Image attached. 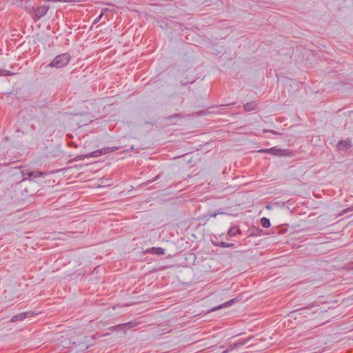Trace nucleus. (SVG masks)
I'll return each instance as SVG.
<instances>
[{
    "label": "nucleus",
    "instance_id": "obj_1",
    "mask_svg": "<svg viewBox=\"0 0 353 353\" xmlns=\"http://www.w3.org/2000/svg\"><path fill=\"white\" fill-rule=\"evenodd\" d=\"M71 60V55L68 52H65L56 56L54 59L48 64V67L56 68L57 69L65 67Z\"/></svg>",
    "mask_w": 353,
    "mask_h": 353
},
{
    "label": "nucleus",
    "instance_id": "obj_2",
    "mask_svg": "<svg viewBox=\"0 0 353 353\" xmlns=\"http://www.w3.org/2000/svg\"><path fill=\"white\" fill-rule=\"evenodd\" d=\"M49 10L48 6H41L39 7H26V12L31 14L32 19L34 21H37L41 17L45 16Z\"/></svg>",
    "mask_w": 353,
    "mask_h": 353
},
{
    "label": "nucleus",
    "instance_id": "obj_3",
    "mask_svg": "<svg viewBox=\"0 0 353 353\" xmlns=\"http://www.w3.org/2000/svg\"><path fill=\"white\" fill-rule=\"evenodd\" d=\"M261 153H270L279 157H293L294 153L289 149H277L275 147L268 149H261L258 151Z\"/></svg>",
    "mask_w": 353,
    "mask_h": 353
},
{
    "label": "nucleus",
    "instance_id": "obj_4",
    "mask_svg": "<svg viewBox=\"0 0 353 353\" xmlns=\"http://www.w3.org/2000/svg\"><path fill=\"white\" fill-rule=\"evenodd\" d=\"M48 174L47 172L34 170L31 171L29 170H21V175L23 176V179L21 181V183L26 181L30 180L33 181L39 177H45Z\"/></svg>",
    "mask_w": 353,
    "mask_h": 353
},
{
    "label": "nucleus",
    "instance_id": "obj_5",
    "mask_svg": "<svg viewBox=\"0 0 353 353\" xmlns=\"http://www.w3.org/2000/svg\"><path fill=\"white\" fill-rule=\"evenodd\" d=\"M117 149V147L104 148L101 150H97L93 151L92 152H90L85 155H78L76 157L75 159L78 161V160L83 159L84 158L97 157L101 156V154H108V153L114 152Z\"/></svg>",
    "mask_w": 353,
    "mask_h": 353
},
{
    "label": "nucleus",
    "instance_id": "obj_6",
    "mask_svg": "<svg viewBox=\"0 0 353 353\" xmlns=\"http://www.w3.org/2000/svg\"><path fill=\"white\" fill-rule=\"evenodd\" d=\"M37 314V313H35L33 311H28V312H22V313H20V314L13 316L12 317V319H10V322L15 323L17 321H23L25 319L31 317Z\"/></svg>",
    "mask_w": 353,
    "mask_h": 353
},
{
    "label": "nucleus",
    "instance_id": "obj_7",
    "mask_svg": "<svg viewBox=\"0 0 353 353\" xmlns=\"http://www.w3.org/2000/svg\"><path fill=\"white\" fill-rule=\"evenodd\" d=\"M251 339L252 336L246 339H241L238 341L231 343L224 353H228L234 349L239 348L240 347L245 345Z\"/></svg>",
    "mask_w": 353,
    "mask_h": 353
},
{
    "label": "nucleus",
    "instance_id": "obj_8",
    "mask_svg": "<svg viewBox=\"0 0 353 353\" xmlns=\"http://www.w3.org/2000/svg\"><path fill=\"white\" fill-rule=\"evenodd\" d=\"M352 147L350 141L341 140L337 144V149L339 151H347Z\"/></svg>",
    "mask_w": 353,
    "mask_h": 353
},
{
    "label": "nucleus",
    "instance_id": "obj_9",
    "mask_svg": "<svg viewBox=\"0 0 353 353\" xmlns=\"http://www.w3.org/2000/svg\"><path fill=\"white\" fill-rule=\"evenodd\" d=\"M243 109L246 112L255 111L258 110V103L256 101L248 102L243 105Z\"/></svg>",
    "mask_w": 353,
    "mask_h": 353
},
{
    "label": "nucleus",
    "instance_id": "obj_10",
    "mask_svg": "<svg viewBox=\"0 0 353 353\" xmlns=\"http://www.w3.org/2000/svg\"><path fill=\"white\" fill-rule=\"evenodd\" d=\"M145 253L146 254H152L155 255H163L165 254V250L162 248H151L149 249H147L145 251Z\"/></svg>",
    "mask_w": 353,
    "mask_h": 353
},
{
    "label": "nucleus",
    "instance_id": "obj_11",
    "mask_svg": "<svg viewBox=\"0 0 353 353\" xmlns=\"http://www.w3.org/2000/svg\"><path fill=\"white\" fill-rule=\"evenodd\" d=\"M249 236H260L263 234V230L256 226H252L248 230Z\"/></svg>",
    "mask_w": 353,
    "mask_h": 353
},
{
    "label": "nucleus",
    "instance_id": "obj_12",
    "mask_svg": "<svg viewBox=\"0 0 353 353\" xmlns=\"http://www.w3.org/2000/svg\"><path fill=\"white\" fill-rule=\"evenodd\" d=\"M224 214V212H221V210H218L217 212L203 216L201 218V219L203 221V224L204 225L209 221V219L211 217H216L218 214Z\"/></svg>",
    "mask_w": 353,
    "mask_h": 353
},
{
    "label": "nucleus",
    "instance_id": "obj_13",
    "mask_svg": "<svg viewBox=\"0 0 353 353\" xmlns=\"http://www.w3.org/2000/svg\"><path fill=\"white\" fill-rule=\"evenodd\" d=\"M108 330H110V331H112V332H119V331H121L123 333L126 332L125 329L124 325H123V323L110 327L108 328Z\"/></svg>",
    "mask_w": 353,
    "mask_h": 353
},
{
    "label": "nucleus",
    "instance_id": "obj_14",
    "mask_svg": "<svg viewBox=\"0 0 353 353\" xmlns=\"http://www.w3.org/2000/svg\"><path fill=\"white\" fill-rule=\"evenodd\" d=\"M236 301H237L236 299H230V301H227V302H225V303H223V304H221V305H219L217 307H214L212 310V311L217 310L221 309L222 307H225L230 306V305H232V303H235Z\"/></svg>",
    "mask_w": 353,
    "mask_h": 353
},
{
    "label": "nucleus",
    "instance_id": "obj_15",
    "mask_svg": "<svg viewBox=\"0 0 353 353\" xmlns=\"http://www.w3.org/2000/svg\"><path fill=\"white\" fill-rule=\"evenodd\" d=\"M28 1H29L28 0H14V3L17 5L24 8L26 10V7H30V6L28 5Z\"/></svg>",
    "mask_w": 353,
    "mask_h": 353
},
{
    "label": "nucleus",
    "instance_id": "obj_16",
    "mask_svg": "<svg viewBox=\"0 0 353 353\" xmlns=\"http://www.w3.org/2000/svg\"><path fill=\"white\" fill-rule=\"evenodd\" d=\"M260 222H261V225L264 228H268L270 227V225H271L270 219L266 217L261 218Z\"/></svg>",
    "mask_w": 353,
    "mask_h": 353
},
{
    "label": "nucleus",
    "instance_id": "obj_17",
    "mask_svg": "<svg viewBox=\"0 0 353 353\" xmlns=\"http://www.w3.org/2000/svg\"><path fill=\"white\" fill-rule=\"evenodd\" d=\"M214 243V245H216L223 248H231L234 245V244H233V243H228L223 242V241H221L218 243Z\"/></svg>",
    "mask_w": 353,
    "mask_h": 353
},
{
    "label": "nucleus",
    "instance_id": "obj_18",
    "mask_svg": "<svg viewBox=\"0 0 353 353\" xmlns=\"http://www.w3.org/2000/svg\"><path fill=\"white\" fill-rule=\"evenodd\" d=\"M137 325H138V323L134 322V321H130V322L123 323L125 331H127V330H128V329H130L133 327L137 326Z\"/></svg>",
    "mask_w": 353,
    "mask_h": 353
},
{
    "label": "nucleus",
    "instance_id": "obj_19",
    "mask_svg": "<svg viewBox=\"0 0 353 353\" xmlns=\"http://www.w3.org/2000/svg\"><path fill=\"white\" fill-rule=\"evenodd\" d=\"M14 74V73L11 71L0 68V76H12Z\"/></svg>",
    "mask_w": 353,
    "mask_h": 353
},
{
    "label": "nucleus",
    "instance_id": "obj_20",
    "mask_svg": "<svg viewBox=\"0 0 353 353\" xmlns=\"http://www.w3.org/2000/svg\"><path fill=\"white\" fill-rule=\"evenodd\" d=\"M234 229H236V226L234 225L233 227H231L228 232V234L230 236V237H232V236H235L236 235V231L234 230Z\"/></svg>",
    "mask_w": 353,
    "mask_h": 353
},
{
    "label": "nucleus",
    "instance_id": "obj_21",
    "mask_svg": "<svg viewBox=\"0 0 353 353\" xmlns=\"http://www.w3.org/2000/svg\"><path fill=\"white\" fill-rule=\"evenodd\" d=\"M11 92H12V91H11V90H3V89H1V90H0V94L8 95V94H10Z\"/></svg>",
    "mask_w": 353,
    "mask_h": 353
},
{
    "label": "nucleus",
    "instance_id": "obj_22",
    "mask_svg": "<svg viewBox=\"0 0 353 353\" xmlns=\"http://www.w3.org/2000/svg\"><path fill=\"white\" fill-rule=\"evenodd\" d=\"M103 15V12H101L100 14V15L97 19H94L93 23H98L100 21V19L102 18Z\"/></svg>",
    "mask_w": 353,
    "mask_h": 353
},
{
    "label": "nucleus",
    "instance_id": "obj_23",
    "mask_svg": "<svg viewBox=\"0 0 353 353\" xmlns=\"http://www.w3.org/2000/svg\"><path fill=\"white\" fill-rule=\"evenodd\" d=\"M173 117L181 118L182 116L181 115V114H175L174 115H172V116L169 117V119H172Z\"/></svg>",
    "mask_w": 353,
    "mask_h": 353
},
{
    "label": "nucleus",
    "instance_id": "obj_24",
    "mask_svg": "<svg viewBox=\"0 0 353 353\" xmlns=\"http://www.w3.org/2000/svg\"><path fill=\"white\" fill-rule=\"evenodd\" d=\"M68 144H69V145H70V147H74V148H77V147H78V145H77V144H76V143H74V142H70Z\"/></svg>",
    "mask_w": 353,
    "mask_h": 353
},
{
    "label": "nucleus",
    "instance_id": "obj_25",
    "mask_svg": "<svg viewBox=\"0 0 353 353\" xmlns=\"http://www.w3.org/2000/svg\"><path fill=\"white\" fill-rule=\"evenodd\" d=\"M234 230L236 231V234H241V230L236 226V229H234Z\"/></svg>",
    "mask_w": 353,
    "mask_h": 353
},
{
    "label": "nucleus",
    "instance_id": "obj_26",
    "mask_svg": "<svg viewBox=\"0 0 353 353\" xmlns=\"http://www.w3.org/2000/svg\"><path fill=\"white\" fill-rule=\"evenodd\" d=\"M350 211H353V206L350 208H347L346 210H344V212H350Z\"/></svg>",
    "mask_w": 353,
    "mask_h": 353
},
{
    "label": "nucleus",
    "instance_id": "obj_27",
    "mask_svg": "<svg viewBox=\"0 0 353 353\" xmlns=\"http://www.w3.org/2000/svg\"><path fill=\"white\" fill-rule=\"evenodd\" d=\"M271 132H272V134H278V133H277L276 132H274V131H273V130H272V131H271Z\"/></svg>",
    "mask_w": 353,
    "mask_h": 353
},
{
    "label": "nucleus",
    "instance_id": "obj_28",
    "mask_svg": "<svg viewBox=\"0 0 353 353\" xmlns=\"http://www.w3.org/2000/svg\"><path fill=\"white\" fill-rule=\"evenodd\" d=\"M310 307H311V306L310 305V306H306V307H304L303 309H307V308H310Z\"/></svg>",
    "mask_w": 353,
    "mask_h": 353
},
{
    "label": "nucleus",
    "instance_id": "obj_29",
    "mask_svg": "<svg viewBox=\"0 0 353 353\" xmlns=\"http://www.w3.org/2000/svg\"><path fill=\"white\" fill-rule=\"evenodd\" d=\"M267 208H268V209H270V205H267Z\"/></svg>",
    "mask_w": 353,
    "mask_h": 353
}]
</instances>
